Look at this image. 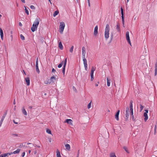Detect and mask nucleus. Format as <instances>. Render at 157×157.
<instances>
[{
    "instance_id": "b1692460",
    "label": "nucleus",
    "mask_w": 157,
    "mask_h": 157,
    "mask_svg": "<svg viewBox=\"0 0 157 157\" xmlns=\"http://www.w3.org/2000/svg\"><path fill=\"white\" fill-rule=\"evenodd\" d=\"M107 85L108 86H110V82L109 80L107 78Z\"/></svg>"
},
{
    "instance_id": "7c9ffc66",
    "label": "nucleus",
    "mask_w": 157,
    "mask_h": 157,
    "mask_svg": "<svg viewBox=\"0 0 157 157\" xmlns=\"http://www.w3.org/2000/svg\"><path fill=\"white\" fill-rule=\"evenodd\" d=\"M20 37H21V39L22 40H24L25 39V38L24 36L22 34H21L20 35Z\"/></svg>"
},
{
    "instance_id": "3c124183",
    "label": "nucleus",
    "mask_w": 157,
    "mask_h": 157,
    "mask_svg": "<svg viewBox=\"0 0 157 157\" xmlns=\"http://www.w3.org/2000/svg\"><path fill=\"white\" fill-rule=\"evenodd\" d=\"M113 34L112 33L111 35V40H112V39H113Z\"/></svg>"
},
{
    "instance_id": "c756f323",
    "label": "nucleus",
    "mask_w": 157,
    "mask_h": 157,
    "mask_svg": "<svg viewBox=\"0 0 157 157\" xmlns=\"http://www.w3.org/2000/svg\"><path fill=\"white\" fill-rule=\"evenodd\" d=\"M0 36L3 35V30L1 28H0Z\"/></svg>"
},
{
    "instance_id": "69168bd1",
    "label": "nucleus",
    "mask_w": 157,
    "mask_h": 157,
    "mask_svg": "<svg viewBox=\"0 0 157 157\" xmlns=\"http://www.w3.org/2000/svg\"><path fill=\"white\" fill-rule=\"evenodd\" d=\"M88 4L89 6V7H90V2H88Z\"/></svg>"
},
{
    "instance_id": "c03bdc74",
    "label": "nucleus",
    "mask_w": 157,
    "mask_h": 157,
    "mask_svg": "<svg viewBox=\"0 0 157 157\" xmlns=\"http://www.w3.org/2000/svg\"><path fill=\"white\" fill-rule=\"evenodd\" d=\"M12 135L14 136H18V135L16 134L13 133L12 134Z\"/></svg>"
},
{
    "instance_id": "a19ab883",
    "label": "nucleus",
    "mask_w": 157,
    "mask_h": 157,
    "mask_svg": "<svg viewBox=\"0 0 157 157\" xmlns=\"http://www.w3.org/2000/svg\"><path fill=\"white\" fill-rule=\"evenodd\" d=\"M64 123H67V124H69V119H67L64 121Z\"/></svg>"
},
{
    "instance_id": "cd10ccee",
    "label": "nucleus",
    "mask_w": 157,
    "mask_h": 157,
    "mask_svg": "<svg viewBox=\"0 0 157 157\" xmlns=\"http://www.w3.org/2000/svg\"><path fill=\"white\" fill-rule=\"evenodd\" d=\"M46 132L49 134H52V132L50 130L48 129H46Z\"/></svg>"
},
{
    "instance_id": "6ab92c4d",
    "label": "nucleus",
    "mask_w": 157,
    "mask_h": 157,
    "mask_svg": "<svg viewBox=\"0 0 157 157\" xmlns=\"http://www.w3.org/2000/svg\"><path fill=\"white\" fill-rule=\"evenodd\" d=\"M22 112L25 115H27V113L25 110V109L23 108L22 109Z\"/></svg>"
},
{
    "instance_id": "7ed1b4c3",
    "label": "nucleus",
    "mask_w": 157,
    "mask_h": 157,
    "mask_svg": "<svg viewBox=\"0 0 157 157\" xmlns=\"http://www.w3.org/2000/svg\"><path fill=\"white\" fill-rule=\"evenodd\" d=\"M110 30L109 26V24H107L105 31V37L106 40H107L109 38V32Z\"/></svg>"
},
{
    "instance_id": "473e14b6",
    "label": "nucleus",
    "mask_w": 157,
    "mask_h": 157,
    "mask_svg": "<svg viewBox=\"0 0 157 157\" xmlns=\"http://www.w3.org/2000/svg\"><path fill=\"white\" fill-rule=\"evenodd\" d=\"M140 111H141L143 109V108H144V107L141 104L140 105Z\"/></svg>"
},
{
    "instance_id": "4c0bfd02",
    "label": "nucleus",
    "mask_w": 157,
    "mask_h": 157,
    "mask_svg": "<svg viewBox=\"0 0 157 157\" xmlns=\"http://www.w3.org/2000/svg\"><path fill=\"white\" fill-rule=\"evenodd\" d=\"M65 147H66V148L67 150H69V144H67L65 145Z\"/></svg>"
},
{
    "instance_id": "13d9d810",
    "label": "nucleus",
    "mask_w": 157,
    "mask_h": 157,
    "mask_svg": "<svg viewBox=\"0 0 157 157\" xmlns=\"http://www.w3.org/2000/svg\"><path fill=\"white\" fill-rule=\"evenodd\" d=\"M1 38L2 40H3V35L1 36Z\"/></svg>"
},
{
    "instance_id": "8fccbe9b",
    "label": "nucleus",
    "mask_w": 157,
    "mask_h": 157,
    "mask_svg": "<svg viewBox=\"0 0 157 157\" xmlns=\"http://www.w3.org/2000/svg\"><path fill=\"white\" fill-rule=\"evenodd\" d=\"M56 70L54 68H53L52 69V72H55L56 71Z\"/></svg>"
},
{
    "instance_id": "603ef678",
    "label": "nucleus",
    "mask_w": 157,
    "mask_h": 157,
    "mask_svg": "<svg viewBox=\"0 0 157 157\" xmlns=\"http://www.w3.org/2000/svg\"><path fill=\"white\" fill-rule=\"evenodd\" d=\"M155 75L156 76L157 75V71H155Z\"/></svg>"
},
{
    "instance_id": "2eb2a0df",
    "label": "nucleus",
    "mask_w": 157,
    "mask_h": 157,
    "mask_svg": "<svg viewBox=\"0 0 157 157\" xmlns=\"http://www.w3.org/2000/svg\"><path fill=\"white\" fill-rule=\"evenodd\" d=\"M133 101L131 100L130 101L129 108L130 109H133V105H132Z\"/></svg>"
},
{
    "instance_id": "79ce46f5",
    "label": "nucleus",
    "mask_w": 157,
    "mask_h": 157,
    "mask_svg": "<svg viewBox=\"0 0 157 157\" xmlns=\"http://www.w3.org/2000/svg\"><path fill=\"white\" fill-rule=\"evenodd\" d=\"M129 113H126L125 114V116H126V117L127 118H128L129 117Z\"/></svg>"
},
{
    "instance_id": "0e129e2a",
    "label": "nucleus",
    "mask_w": 157,
    "mask_h": 157,
    "mask_svg": "<svg viewBox=\"0 0 157 157\" xmlns=\"http://www.w3.org/2000/svg\"><path fill=\"white\" fill-rule=\"evenodd\" d=\"M29 109H31L32 108V106H29Z\"/></svg>"
},
{
    "instance_id": "a878e982",
    "label": "nucleus",
    "mask_w": 157,
    "mask_h": 157,
    "mask_svg": "<svg viewBox=\"0 0 157 157\" xmlns=\"http://www.w3.org/2000/svg\"><path fill=\"white\" fill-rule=\"evenodd\" d=\"M123 148L125 150L126 152L128 153H129V151L128 150V148L126 147H124Z\"/></svg>"
},
{
    "instance_id": "680f3d73",
    "label": "nucleus",
    "mask_w": 157,
    "mask_h": 157,
    "mask_svg": "<svg viewBox=\"0 0 157 157\" xmlns=\"http://www.w3.org/2000/svg\"><path fill=\"white\" fill-rule=\"evenodd\" d=\"M9 153L8 155H10L13 154L12 152H11V153Z\"/></svg>"
},
{
    "instance_id": "4d7b16f0",
    "label": "nucleus",
    "mask_w": 157,
    "mask_h": 157,
    "mask_svg": "<svg viewBox=\"0 0 157 157\" xmlns=\"http://www.w3.org/2000/svg\"><path fill=\"white\" fill-rule=\"evenodd\" d=\"M13 105H15L16 104V102H15V99H14V100H13Z\"/></svg>"
},
{
    "instance_id": "a18cd8bd",
    "label": "nucleus",
    "mask_w": 157,
    "mask_h": 157,
    "mask_svg": "<svg viewBox=\"0 0 157 157\" xmlns=\"http://www.w3.org/2000/svg\"><path fill=\"white\" fill-rule=\"evenodd\" d=\"M131 115H133V109L130 110Z\"/></svg>"
},
{
    "instance_id": "a211bd4d",
    "label": "nucleus",
    "mask_w": 157,
    "mask_h": 157,
    "mask_svg": "<svg viewBox=\"0 0 157 157\" xmlns=\"http://www.w3.org/2000/svg\"><path fill=\"white\" fill-rule=\"evenodd\" d=\"M20 151V149H17L16 151H14L12 152L13 153V154H18L19 153Z\"/></svg>"
},
{
    "instance_id": "5701e85b",
    "label": "nucleus",
    "mask_w": 157,
    "mask_h": 157,
    "mask_svg": "<svg viewBox=\"0 0 157 157\" xmlns=\"http://www.w3.org/2000/svg\"><path fill=\"white\" fill-rule=\"evenodd\" d=\"M110 157H117L114 153H111L110 154Z\"/></svg>"
},
{
    "instance_id": "c85d7f7f",
    "label": "nucleus",
    "mask_w": 157,
    "mask_h": 157,
    "mask_svg": "<svg viewBox=\"0 0 157 157\" xmlns=\"http://www.w3.org/2000/svg\"><path fill=\"white\" fill-rule=\"evenodd\" d=\"M129 113H130V111H129V108H128V107H127L126 108V110L125 112V113H128L129 114Z\"/></svg>"
},
{
    "instance_id": "4468645a",
    "label": "nucleus",
    "mask_w": 157,
    "mask_h": 157,
    "mask_svg": "<svg viewBox=\"0 0 157 157\" xmlns=\"http://www.w3.org/2000/svg\"><path fill=\"white\" fill-rule=\"evenodd\" d=\"M56 156L57 157H61L60 152L58 149H57L56 151Z\"/></svg>"
},
{
    "instance_id": "de8ad7c7",
    "label": "nucleus",
    "mask_w": 157,
    "mask_h": 157,
    "mask_svg": "<svg viewBox=\"0 0 157 157\" xmlns=\"http://www.w3.org/2000/svg\"><path fill=\"white\" fill-rule=\"evenodd\" d=\"M25 155V152H23L22 153V155H21V156L22 157H23Z\"/></svg>"
},
{
    "instance_id": "864d4df0",
    "label": "nucleus",
    "mask_w": 157,
    "mask_h": 157,
    "mask_svg": "<svg viewBox=\"0 0 157 157\" xmlns=\"http://www.w3.org/2000/svg\"><path fill=\"white\" fill-rule=\"evenodd\" d=\"M0 157H6L4 155V154L1 155L0 156Z\"/></svg>"
},
{
    "instance_id": "37998d69",
    "label": "nucleus",
    "mask_w": 157,
    "mask_h": 157,
    "mask_svg": "<svg viewBox=\"0 0 157 157\" xmlns=\"http://www.w3.org/2000/svg\"><path fill=\"white\" fill-rule=\"evenodd\" d=\"M51 82H52L50 81V79H49L47 82V83H45V84H50L51 83Z\"/></svg>"
},
{
    "instance_id": "f03ea898",
    "label": "nucleus",
    "mask_w": 157,
    "mask_h": 157,
    "mask_svg": "<svg viewBox=\"0 0 157 157\" xmlns=\"http://www.w3.org/2000/svg\"><path fill=\"white\" fill-rule=\"evenodd\" d=\"M82 54L83 58V64L84 65L85 69L86 70L87 69V61L86 59L85 58V54L86 53V48L85 47H83L82 48Z\"/></svg>"
},
{
    "instance_id": "ea45409f",
    "label": "nucleus",
    "mask_w": 157,
    "mask_h": 157,
    "mask_svg": "<svg viewBox=\"0 0 157 157\" xmlns=\"http://www.w3.org/2000/svg\"><path fill=\"white\" fill-rule=\"evenodd\" d=\"M131 119L132 120L134 121L135 120V119L134 118V115H131Z\"/></svg>"
},
{
    "instance_id": "052dcab7",
    "label": "nucleus",
    "mask_w": 157,
    "mask_h": 157,
    "mask_svg": "<svg viewBox=\"0 0 157 157\" xmlns=\"http://www.w3.org/2000/svg\"><path fill=\"white\" fill-rule=\"evenodd\" d=\"M99 83V82H98V84L97 83H96L95 84V86H98V84Z\"/></svg>"
},
{
    "instance_id": "423d86ee",
    "label": "nucleus",
    "mask_w": 157,
    "mask_h": 157,
    "mask_svg": "<svg viewBox=\"0 0 157 157\" xmlns=\"http://www.w3.org/2000/svg\"><path fill=\"white\" fill-rule=\"evenodd\" d=\"M126 40L128 43L131 45V42L130 40V39L129 36V33L128 31H127L126 32Z\"/></svg>"
},
{
    "instance_id": "aec40b11",
    "label": "nucleus",
    "mask_w": 157,
    "mask_h": 157,
    "mask_svg": "<svg viewBox=\"0 0 157 157\" xmlns=\"http://www.w3.org/2000/svg\"><path fill=\"white\" fill-rule=\"evenodd\" d=\"M59 47L61 50L63 49V46L61 42H60L59 44Z\"/></svg>"
},
{
    "instance_id": "9b49d317",
    "label": "nucleus",
    "mask_w": 157,
    "mask_h": 157,
    "mask_svg": "<svg viewBox=\"0 0 157 157\" xmlns=\"http://www.w3.org/2000/svg\"><path fill=\"white\" fill-rule=\"evenodd\" d=\"M98 33V26L97 25L96 26L94 29V34L96 36L97 35Z\"/></svg>"
},
{
    "instance_id": "39448f33",
    "label": "nucleus",
    "mask_w": 157,
    "mask_h": 157,
    "mask_svg": "<svg viewBox=\"0 0 157 157\" xmlns=\"http://www.w3.org/2000/svg\"><path fill=\"white\" fill-rule=\"evenodd\" d=\"M95 68H94V67H92L91 73H90V76H91V80L92 81L94 79V71H95Z\"/></svg>"
},
{
    "instance_id": "58836bf2",
    "label": "nucleus",
    "mask_w": 157,
    "mask_h": 157,
    "mask_svg": "<svg viewBox=\"0 0 157 157\" xmlns=\"http://www.w3.org/2000/svg\"><path fill=\"white\" fill-rule=\"evenodd\" d=\"M155 71H157V62H156L155 65Z\"/></svg>"
},
{
    "instance_id": "6e6d98bb",
    "label": "nucleus",
    "mask_w": 157,
    "mask_h": 157,
    "mask_svg": "<svg viewBox=\"0 0 157 157\" xmlns=\"http://www.w3.org/2000/svg\"><path fill=\"white\" fill-rule=\"evenodd\" d=\"M13 122L15 124H18V123L16 122L14 120H13Z\"/></svg>"
},
{
    "instance_id": "09e8293b",
    "label": "nucleus",
    "mask_w": 157,
    "mask_h": 157,
    "mask_svg": "<svg viewBox=\"0 0 157 157\" xmlns=\"http://www.w3.org/2000/svg\"><path fill=\"white\" fill-rule=\"evenodd\" d=\"M8 154L9 153H5V154H4V155L6 157H8Z\"/></svg>"
},
{
    "instance_id": "dca6fc26",
    "label": "nucleus",
    "mask_w": 157,
    "mask_h": 157,
    "mask_svg": "<svg viewBox=\"0 0 157 157\" xmlns=\"http://www.w3.org/2000/svg\"><path fill=\"white\" fill-rule=\"evenodd\" d=\"M50 81L52 82H54L55 81V77L54 76H52L50 78Z\"/></svg>"
},
{
    "instance_id": "ddd939ff",
    "label": "nucleus",
    "mask_w": 157,
    "mask_h": 157,
    "mask_svg": "<svg viewBox=\"0 0 157 157\" xmlns=\"http://www.w3.org/2000/svg\"><path fill=\"white\" fill-rule=\"evenodd\" d=\"M25 81L27 86H29L30 85V78L29 77H27L25 78Z\"/></svg>"
},
{
    "instance_id": "bb28decb",
    "label": "nucleus",
    "mask_w": 157,
    "mask_h": 157,
    "mask_svg": "<svg viewBox=\"0 0 157 157\" xmlns=\"http://www.w3.org/2000/svg\"><path fill=\"white\" fill-rule=\"evenodd\" d=\"M63 64V61H62L60 63H59L58 66V68H60L62 67Z\"/></svg>"
},
{
    "instance_id": "49530a36",
    "label": "nucleus",
    "mask_w": 157,
    "mask_h": 157,
    "mask_svg": "<svg viewBox=\"0 0 157 157\" xmlns=\"http://www.w3.org/2000/svg\"><path fill=\"white\" fill-rule=\"evenodd\" d=\"M26 144H27V145H29V144H30V145H32V146H33V144H32V143H26Z\"/></svg>"
},
{
    "instance_id": "f257e3e1",
    "label": "nucleus",
    "mask_w": 157,
    "mask_h": 157,
    "mask_svg": "<svg viewBox=\"0 0 157 157\" xmlns=\"http://www.w3.org/2000/svg\"><path fill=\"white\" fill-rule=\"evenodd\" d=\"M40 21V18L37 17L36 18L33 23L32 26L31 28V30L33 32H34L37 30Z\"/></svg>"
},
{
    "instance_id": "72a5a7b5",
    "label": "nucleus",
    "mask_w": 157,
    "mask_h": 157,
    "mask_svg": "<svg viewBox=\"0 0 157 157\" xmlns=\"http://www.w3.org/2000/svg\"><path fill=\"white\" fill-rule=\"evenodd\" d=\"M30 8L31 9L33 10H34L35 9V7L33 5H31L30 6Z\"/></svg>"
},
{
    "instance_id": "f8f14e48",
    "label": "nucleus",
    "mask_w": 157,
    "mask_h": 157,
    "mask_svg": "<svg viewBox=\"0 0 157 157\" xmlns=\"http://www.w3.org/2000/svg\"><path fill=\"white\" fill-rule=\"evenodd\" d=\"M120 113V110H119L117 112L115 116V118L117 121L119 120V115Z\"/></svg>"
},
{
    "instance_id": "f3484780",
    "label": "nucleus",
    "mask_w": 157,
    "mask_h": 157,
    "mask_svg": "<svg viewBox=\"0 0 157 157\" xmlns=\"http://www.w3.org/2000/svg\"><path fill=\"white\" fill-rule=\"evenodd\" d=\"M116 29L118 32H120V25H119L118 23H117L116 25Z\"/></svg>"
},
{
    "instance_id": "1a4fd4ad",
    "label": "nucleus",
    "mask_w": 157,
    "mask_h": 157,
    "mask_svg": "<svg viewBox=\"0 0 157 157\" xmlns=\"http://www.w3.org/2000/svg\"><path fill=\"white\" fill-rule=\"evenodd\" d=\"M145 112L144 113V116L145 117L144 118V121L146 122L148 119L147 113H148V110H145Z\"/></svg>"
},
{
    "instance_id": "774afa93",
    "label": "nucleus",
    "mask_w": 157,
    "mask_h": 157,
    "mask_svg": "<svg viewBox=\"0 0 157 157\" xmlns=\"http://www.w3.org/2000/svg\"><path fill=\"white\" fill-rule=\"evenodd\" d=\"M23 72H24V73L25 75H26V74L25 72V71L24 70H23Z\"/></svg>"
},
{
    "instance_id": "c9c22d12",
    "label": "nucleus",
    "mask_w": 157,
    "mask_h": 157,
    "mask_svg": "<svg viewBox=\"0 0 157 157\" xmlns=\"http://www.w3.org/2000/svg\"><path fill=\"white\" fill-rule=\"evenodd\" d=\"M73 48H74V46H72L70 48V51L71 52H72L73 51Z\"/></svg>"
},
{
    "instance_id": "2f4dec72",
    "label": "nucleus",
    "mask_w": 157,
    "mask_h": 157,
    "mask_svg": "<svg viewBox=\"0 0 157 157\" xmlns=\"http://www.w3.org/2000/svg\"><path fill=\"white\" fill-rule=\"evenodd\" d=\"M26 142L23 143L21 144L19 146V147H25Z\"/></svg>"
},
{
    "instance_id": "412c9836",
    "label": "nucleus",
    "mask_w": 157,
    "mask_h": 157,
    "mask_svg": "<svg viewBox=\"0 0 157 157\" xmlns=\"http://www.w3.org/2000/svg\"><path fill=\"white\" fill-rule=\"evenodd\" d=\"M59 13V11L58 10H56L55 11L54 13L53 14V16L55 17L56 16L58 15Z\"/></svg>"
},
{
    "instance_id": "20e7f679",
    "label": "nucleus",
    "mask_w": 157,
    "mask_h": 157,
    "mask_svg": "<svg viewBox=\"0 0 157 157\" xmlns=\"http://www.w3.org/2000/svg\"><path fill=\"white\" fill-rule=\"evenodd\" d=\"M65 26V24L64 22H60L59 28L60 30L59 32L61 34H62L63 33Z\"/></svg>"
},
{
    "instance_id": "0eeeda50",
    "label": "nucleus",
    "mask_w": 157,
    "mask_h": 157,
    "mask_svg": "<svg viewBox=\"0 0 157 157\" xmlns=\"http://www.w3.org/2000/svg\"><path fill=\"white\" fill-rule=\"evenodd\" d=\"M121 19H122V23L123 24V26L124 27V20L123 10L122 7L121 8Z\"/></svg>"
},
{
    "instance_id": "e433bc0d",
    "label": "nucleus",
    "mask_w": 157,
    "mask_h": 157,
    "mask_svg": "<svg viewBox=\"0 0 157 157\" xmlns=\"http://www.w3.org/2000/svg\"><path fill=\"white\" fill-rule=\"evenodd\" d=\"M73 90L74 91V92L75 93H76L77 92V91L76 89L74 86L73 87Z\"/></svg>"
},
{
    "instance_id": "f704fd0d",
    "label": "nucleus",
    "mask_w": 157,
    "mask_h": 157,
    "mask_svg": "<svg viewBox=\"0 0 157 157\" xmlns=\"http://www.w3.org/2000/svg\"><path fill=\"white\" fill-rule=\"evenodd\" d=\"M91 102H90L88 105H87V108L89 109L91 107Z\"/></svg>"
},
{
    "instance_id": "4be33fe9",
    "label": "nucleus",
    "mask_w": 157,
    "mask_h": 157,
    "mask_svg": "<svg viewBox=\"0 0 157 157\" xmlns=\"http://www.w3.org/2000/svg\"><path fill=\"white\" fill-rule=\"evenodd\" d=\"M24 8H25V13L27 15H29V11L26 8V6H24Z\"/></svg>"
},
{
    "instance_id": "9d476101",
    "label": "nucleus",
    "mask_w": 157,
    "mask_h": 157,
    "mask_svg": "<svg viewBox=\"0 0 157 157\" xmlns=\"http://www.w3.org/2000/svg\"><path fill=\"white\" fill-rule=\"evenodd\" d=\"M38 58H37L36 61V69L37 72L39 74L40 72V71L38 68Z\"/></svg>"
},
{
    "instance_id": "5fc2aeb1",
    "label": "nucleus",
    "mask_w": 157,
    "mask_h": 157,
    "mask_svg": "<svg viewBox=\"0 0 157 157\" xmlns=\"http://www.w3.org/2000/svg\"><path fill=\"white\" fill-rule=\"evenodd\" d=\"M19 25L20 26H22V25L21 22H19Z\"/></svg>"
},
{
    "instance_id": "6e6552de",
    "label": "nucleus",
    "mask_w": 157,
    "mask_h": 157,
    "mask_svg": "<svg viewBox=\"0 0 157 157\" xmlns=\"http://www.w3.org/2000/svg\"><path fill=\"white\" fill-rule=\"evenodd\" d=\"M67 58H66L64 60V65H63V70H62V72H63L64 75V74H65V67H66V63H67Z\"/></svg>"
},
{
    "instance_id": "bf43d9fd",
    "label": "nucleus",
    "mask_w": 157,
    "mask_h": 157,
    "mask_svg": "<svg viewBox=\"0 0 157 157\" xmlns=\"http://www.w3.org/2000/svg\"><path fill=\"white\" fill-rule=\"evenodd\" d=\"M52 140L51 138H50L49 139V141L50 142H52Z\"/></svg>"
},
{
    "instance_id": "393cba45",
    "label": "nucleus",
    "mask_w": 157,
    "mask_h": 157,
    "mask_svg": "<svg viewBox=\"0 0 157 157\" xmlns=\"http://www.w3.org/2000/svg\"><path fill=\"white\" fill-rule=\"evenodd\" d=\"M69 125H71L72 126H74V125L72 124L73 121L69 119Z\"/></svg>"
},
{
    "instance_id": "338daca9",
    "label": "nucleus",
    "mask_w": 157,
    "mask_h": 157,
    "mask_svg": "<svg viewBox=\"0 0 157 157\" xmlns=\"http://www.w3.org/2000/svg\"><path fill=\"white\" fill-rule=\"evenodd\" d=\"M156 126L155 125V132L156 131Z\"/></svg>"
},
{
    "instance_id": "e2e57ef3",
    "label": "nucleus",
    "mask_w": 157,
    "mask_h": 157,
    "mask_svg": "<svg viewBox=\"0 0 157 157\" xmlns=\"http://www.w3.org/2000/svg\"><path fill=\"white\" fill-rule=\"evenodd\" d=\"M21 1L23 3H25V0H21Z\"/></svg>"
}]
</instances>
